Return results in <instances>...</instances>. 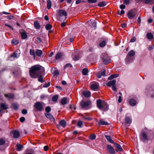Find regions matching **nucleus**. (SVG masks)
Returning a JSON list of instances; mask_svg holds the SVG:
<instances>
[{
	"mask_svg": "<svg viewBox=\"0 0 154 154\" xmlns=\"http://www.w3.org/2000/svg\"><path fill=\"white\" fill-rule=\"evenodd\" d=\"M101 109L103 111H105L109 109V106L107 103L105 101H103V103Z\"/></svg>",
	"mask_w": 154,
	"mask_h": 154,
	"instance_id": "obj_8",
	"label": "nucleus"
},
{
	"mask_svg": "<svg viewBox=\"0 0 154 154\" xmlns=\"http://www.w3.org/2000/svg\"><path fill=\"white\" fill-rule=\"evenodd\" d=\"M66 121L64 119L61 120L60 122V125L63 128L66 127Z\"/></svg>",
	"mask_w": 154,
	"mask_h": 154,
	"instance_id": "obj_25",
	"label": "nucleus"
},
{
	"mask_svg": "<svg viewBox=\"0 0 154 154\" xmlns=\"http://www.w3.org/2000/svg\"><path fill=\"white\" fill-rule=\"evenodd\" d=\"M105 137L107 140L110 143L114 144L115 143L112 139L111 137L110 136L106 135H105Z\"/></svg>",
	"mask_w": 154,
	"mask_h": 154,
	"instance_id": "obj_18",
	"label": "nucleus"
},
{
	"mask_svg": "<svg viewBox=\"0 0 154 154\" xmlns=\"http://www.w3.org/2000/svg\"><path fill=\"white\" fill-rule=\"evenodd\" d=\"M29 52L30 54L31 55L33 56L34 59H35V51L34 50L32 49H30Z\"/></svg>",
	"mask_w": 154,
	"mask_h": 154,
	"instance_id": "obj_38",
	"label": "nucleus"
},
{
	"mask_svg": "<svg viewBox=\"0 0 154 154\" xmlns=\"http://www.w3.org/2000/svg\"><path fill=\"white\" fill-rule=\"evenodd\" d=\"M106 3L105 2H102L98 3V5L100 7H103L106 5Z\"/></svg>",
	"mask_w": 154,
	"mask_h": 154,
	"instance_id": "obj_34",
	"label": "nucleus"
},
{
	"mask_svg": "<svg viewBox=\"0 0 154 154\" xmlns=\"http://www.w3.org/2000/svg\"><path fill=\"white\" fill-rule=\"evenodd\" d=\"M34 25L35 29H39L40 28L41 26L39 24L38 21L37 20L35 21L34 22Z\"/></svg>",
	"mask_w": 154,
	"mask_h": 154,
	"instance_id": "obj_16",
	"label": "nucleus"
},
{
	"mask_svg": "<svg viewBox=\"0 0 154 154\" xmlns=\"http://www.w3.org/2000/svg\"><path fill=\"white\" fill-rule=\"evenodd\" d=\"M147 38L150 39H152L153 38V36L151 33H148L146 34Z\"/></svg>",
	"mask_w": 154,
	"mask_h": 154,
	"instance_id": "obj_32",
	"label": "nucleus"
},
{
	"mask_svg": "<svg viewBox=\"0 0 154 154\" xmlns=\"http://www.w3.org/2000/svg\"><path fill=\"white\" fill-rule=\"evenodd\" d=\"M51 111V108L50 106H48L46 107L45 111L48 112H49Z\"/></svg>",
	"mask_w": 154,
	"mask_h": 154,
	"instance_id": "obj_47",
	"label": "nucleus"
},
{
	"mask_svg": "<svg viewBox=\"0 0 154 154\" xmlns=\"http://www.w3.org/2000/svg\"><path fill=\"white\" fill-rule=\"evenodd\" d=\"M38 78V81L41 83H43L44 82V81L43 80V77H42L41 75H39V76Z\"/></svg>",
	"mask_w": 154,
	"mask_h": 154,
	"instance_id": "obj_40",
	"label": "nucleus"
},
{
	"mask_svg": "<svg viewBox=\"0 0 154 154\" xmlns=\"http://www.w3.org/2000/svg\"><path fill=\"white\" fill-rule=\"evenodd\" d=\"M62 53H58L57 54V55L55 57V58L56 60L59 59L61 56Z\"/></svg>",
	"mask_w": 154,
	"mask_h": 154,
	"instance_id": "obj_39",
	"label": "nucleus"
},
{
	"mask_svg": "<svg viewBox=\"0 0 154 154\" xmlns=\"http://www.w3.org/2000/svg\"><path fill=\"white\" fill-rule=\"evenodd\" d=\"M83 95L86 97H89L91 96V92L89 91H85L83 92Z\"/></svg>",
	"mask_w": 154,
	"mask_h": 154,
	"instance_id": "obj_24",
	"label": "nucleus"
},
{
	"mask_svg": "<svg viewBox=\"0 0 154 154\" xmlns=\"http://www.w3.org/2000/svg\"><path fill=\"white\" fill-rule=\"evenodd\" d=\"M114 144L116 147V150L117 152H121L123 150V149L120 144L116 143H115Z\"/></svg>",
	"mask_w": 154,
	"mask_h": 154,
	"instance_id": "obj_13",
	"label": "nucleus"
},
{
	"mask_svg": "<svg viewBox=\"0 0 154 154\" xmlns=\"http://www.w3.org/2000/svg\"><path fill=\"white\" fill-rule=\"evenodd\" d=\"M72 67V65L69 63H68L66 64L65 66H64V69H65L66 68H68L69 67Z\"/></svg>",
	"mask_w": 154,
	"mask_h": 154,
	"instance_id": "obj_46",
	"label": "nucleus"
},
{
	"mask_svg": "<svg viewBox=\"0 0 154 154\" xmlns=\"http://www.w3.org/2000/svg\"><path fill=\"white\" fill-rule=\"evenodd\" d=\"M112 89L113 90L115 91H117V89L116 88L115 84L112 86Z\"/></svg>",
	"mask_w": 154,
	"mask_h": 154,
	"instance_id": "obj_59",
	"label": "nucleus"
},
{
	"mask_svg": "<svg viewBox=\"0 0 154 154\" xmlns=\"http://www.w3.org/2000/svg\"><path fill=\"white\" fill-rule=\"evenodd\" d=\"M25 118L23 117H21L20 119V121L22 122H24L25 121Z\"/></svg>",
	"mask_w": 154,
	"mask_h": 154,
	"instance_id": "obj_57",
	"label": "nucleus"
},
{
	"mask_svg": "<svg viewBox=\"0 0 154 154\" xmlns=\"http://www.w3.org/2000/svg\"><path fill=\"white\" fill-rule=\"evenodd\" d=\"M52 28V26L50 24H47L45 26V28L47 30L51 29Z\"/></svg>",
	"mask_w": 154,
	"mask_h": 154,
	"instance_id": "obj_41",
	"label": "nucleus"
},
{
	"mask_svg": "<svg viewBox=\"0 0 154 154\" xmlns=\"http://www.w3.org/2000/svg\"><path fill=\"white\" fill-rule=\"evenodd\" d=\"M96 23L95 20H93L90 23V25L91 27L94 28V29H96L97 27Z\"/></svg>",
	"mask_w": 154,
	"mask_h": 154,
	"instance_id": "obj_19",
	"label": "nucleus"
},
{
	"mask_svg": "<svg viewBox=\"0 0 154 154\" xmlns=\"http://www.w3.org/2000/svg\"><path fill=\"white\" fill-rule=\"evenodd\" d=\"M36 54L37 56H41L42 54V51L40 50L37 49L36 52Z\"/></svg>",
	"mask_w": 154,
	"mask_h": 154,
	"instance_id": "obj_30",
	"label": "nucleus"
},
{
	"mask_svg": "<svg viewBox=\"0 0 154 154\" xmlns=\"http://www.w3.org/2000/svg\"><path fill=\"white\" fill-rule=\"evenodd\" d=\"M91 87V89L94 90L98 88L99 86L97 84L95 83L92 85Z\"/></svg>",
	"mask_w": 154,
	"mask_h": 154,
	"instance_id": "obj_20",
	"label": "nucleus"
},
{
	"mask_svg": "<svg viewBox=\"0 0 154 154\" xmlns=\"http://www.w3.org/2000/svg\"><path fill=\"white\" fill-rule=\"evenodd\" d=\"M107 152L111 154H114L116 153L114 148L109 145L107 146Z\"/></svg>",
	"mask_w": 154,
	"mask_h": 154,
	"instance_id": "obj_5",
	"label": "nucleus"
},
{
	"mask_svg": "<svg viewBox=\"0 0 154 154\" xmlns=\"http://www.w3.org/2000/svg\"><path fill=\"white\" fill-rule=\"evenodd\" d=\"M136 14V10L133 9L128 11L127 14V16L129 19H132L134 18Z\"/></svg>",
	"mask_w": 154,
	"mask_h": 154,
	"instance_id": "obj_3",
	"label": "nucleus"
},
{
	"mask_svg": "<svg viewBox=\"0 0 154 154\" xmlns=\"http://www.w3.org/2000/svg\"><path fill=\"white\" fill-rule=\"evenodd\" d=\"M21 35L22 38L23 39H26L27 37V34L25 32H23L21 33Z\"/></svg>",
	"mask_w": 154,
	"mask_h": 154,
	"instance_id": "obj_33",
	"label": "nucleus"
},
{
	"mask_svg": "<svg viewBox=\"0 0 154 154\" xmlns=\"http://www.w3.org/2000/svg\"><path fill=\"white\" fill-rule=\"evenodd\" d=\"M12 106L13 109L15 110H16L17 109H18V106H17V105L16 104H12Z\"/></svg>",
	"mask_w": 154,
	"mask_h": 154,
	"instance_id": "obj_44",
	"label": "nucleus"
},
{
	"mask_svg": "<svg viewBox=\"0 0 154 154\" xmlns=\"http://www.w3.org/2000/svg\"><path fill=\"white\" fill-rule=\"evenodd\" d=\"M135 54V51L132 50L130 51L128 54L127 56V58L129 59V57H131L134 56Z\"/></svg>",
	"mask_w": 154,
	"mask_h": 154,
	"instance_id": "obj_14",
	"label": "nucleus"
},
{
	"mask_svg": "<svg viewBox=\"0 0 154 154\" xmlns=\"http://www.w3.org/2000/svg\"><path fill=\"white\" fill-rule=\"evenodd\" d=\"M122 101V97L121 96H119L118 100V102L119 103H121Z\"/></svg>",
	"mask_w": 154,
	"mask_h": 154,
	"instance_id": "obj_62",
	"label": "nucleus"
},
{
	"mask_svg": "<svg viewBox=\"0 0 154 154\" xmlns=\"http://www.w3.org/2000/svg\"><path fill=\"white\" fill-rule=\"evenodd\" d=\"M45 115L46 117L51 120V121H54V119L53 116L50 113H45Z\"/></svg>",
	"mask_w": 154,
	"mask_h": 154,
	"instance_id": "obj_12",
	"label": "nucleus"
},
{
	"mask_svg": "<svg viewBox=\"0 0 154 154\" xmlns=\"http://www.w3.org/2000/svg\"><path fill=\"white\" fill-rule=\"evenodd\" d=\"M129 0H124L123 1V3L126 5H128L129 3Z\"/></svg>",
	"mask_w": 154,
	"mask_h": 154,
	"instance_id": "obj_56",
	"label": "nucleus"
},
{
	"mask_svg": "<svg viewBox=\"0 0 154 154\" xmlns=\"http://www.w3.org/2000/svg\"><path fill=\"white\" fill-rule=\"evenodd\" d=\"M47 8L48 9H49L51 6V2L50 0L47 1Z\"/></svg>",
	"mask_w": 154,
	"mask_h": 154,
	"instance_id": "obj_31",
	"label": "nucleus"
},
{
	"mask_svg": "<svg viewBox=\"0 0 154 154\" xmlns=\"http://www.w3.org/2000/svg\"><path fill=\"white\" fill-rule=\"evenodd\" d=\"M0 107L2 110H6L8 108V106H7L5 103H1Z\"/></svg>",
	"mask_w": 154,
	"mask_h": 154,
	"instance_id": "obj_23",
	"label": "nucleus"
},
{
	"mask_svg": "<svg viewBox=\"0 0 154 154\" xmlns=\"http://www.w3.org/2000/svg\"><path fill=\"white\" fill-rule=\"evenodd\" d=\"M61 103L63 105H64L66 104L67 103L66 98L64 97L61 100Z\"/></svg>",
	"mask_w": 154,
	"mask_h": 154,
	"instance_id": "obj_35",
	"label": "nucleus"
},
{
	"mask_svg": "<svg viewBox=\"0 0 154 154\" xmlns=\"http://www.w3.org/2000/svg\"><path fill=\"white\" fill-rule=\"evenodd\" d=\"M143 2L146 4H154V0H144Z\"/></svg>",
	"mask_w": 154,
	"mask_h": 154,
	"instance_id": "obj_28",
	"label": "nucleus"
},
{
	"mask_svg": "<svg viewBox=\"0 0 154 154\" xmlns=\"http://www.w3.org/2000/svg\"><path fill=\"white\" fill-rule=\"evenodd\" d=\"M34 106L36 110L37 111H41L43 109V105L40 102H37L35 103Z\"/></svg>",
	"mask_w": 154,
	"mask_h": 154,
	"instance_id": "obj_4",
	"label": "nucleus"
},
{
	"mask_svg": "<svg viewBox=\"0 0 154 154\" xmlns=\"http://www.w3.org/2000/svg\"><path fill=\"white\" fill-rule=\"evenodd\" d=\"M11 134H13V137L15 138H17L20 136V134L19 131L16 130L11 132Z\"/></svg>",
	"mask_w": 154,
	"mask_h": 154,
	"instance_id": "obj_10",
	"label": "nucleus"
},
{
	"mask_svg": "<svg viewBox=\"0 0 154 154\" xmlns=\"http://www.w3.org/2000/svg\"><path fill=\"white\" fill-rule=\"evenodd\" d=\"M5 96L6 98L10 99H12L14 97V95L13 94L9 93L8 94H5Z\"/></svg>",
	"mask_w": 154,
	"mask_h": 154,
	"instance_id": "obj_21",
	"label": "nucleus"
},
{
	"mask_svg": "<svg viewBox=\"0 0 154 154\" xmlns=\"http://www.w3.org/2000/svg\"><path fill=\"white\" fill-rule=\"evenodd\" d=\"M116 83V80L115 79H113L112 81H109L106 85L108 87H111L112 86L115 84Z\"/></svg>",
	"mask_w": 154,
	"mask_h": 154,
	"instance_id": "obj_15",
	"label": "nucleus"
},
{
	"mask_svg": "<svg viewBox=\"0 0 154 154\" xmlns=\"http://www.w3.org/2000/svg\"><path fill=\"white\" fill-rule=\"evenodd\" d=\"M50 85L51 82H49L47 84H45L43 85V87L45 88H47Z\"/></svg>",
	"mask_w": 154,
	"mask_h": 154,
	"instance_id": "obj_50",
	"label": "nucleus"
},
{
	"mask_svg": "<svg viewBox=\"0 0 154 154\" xmlns=\"http://www.w3.org/2000/svg\"><path fill=\"white\" fill-rule=\"evenodd\" d=\"M106 45V42L104 41H103L101 43H100L99 45L100 47H103L105 46Z\"/></svg>",
	"mask_w": 154,
	"mask_h": 154,
	"instance_id": "obj_43",
	"label": "nucleus"
},
{
	"mask_svg": "<svg viewBox=\"0 0 154 154\" xmlns=\"http://www.w3.org/2000/svg\"><path fill=\"white\" fill-rule=\"evenodd\" d=\"M58 13L59 15L61 16H67V13L66 11L63 10H60L59 11Z\"/></svg>",
	"mask_w": 154,
	"mask_h": 154,
	"instance_id": "obj_17",
	"label": "nucleus"
},
{
	"mask_svg": "<svg viewBox=\"0 0 154 154\" xmlns=\"http://www.w3.org/2000/svg\"><path fill=\"white\" fill-rule=\"evenodd\" d=\"M42 66L39 65H36L32 66L30 68L29 73L31 77L36 78L38 77L42 73Z\"/></svg>",
	"mask_w": 154,
	"mask_h": 154,
	"instance_id": "obj_1",
	"label": "nucleus"
},
{
	"mask_svg": "<svg viewBox=\"0 0 154 154\" xmlns=\"http://www.w3.org/2000/svg\"><path fill=\"white\" fill-rule=\"evenodd\" d=\"M54 75L57 76L59 75V72L58 70H55L54 72Z\"/></svg>",
	"mask_w": 154,
	"mask_h": 154,
	"instance_id": "obj_54",
	"label": "nucleus"
},
{
	"mask_svg": "<svg viewBox=\"0 0 154 154\" xmlns=\"http://www.w3.org/2000/svg\"><path fill=\"white\" fill-rule=\"evenodd\" d=\"M82 118L83 119L85 120H90L92 119L90 117H85L84 116H83Z\"/></svg>",
	"mask_w": 154,
	"mask_h": 154,
	"instance_id": "obj_52",
	"label": "nucleus"
},
{
	"mask_svg": "<svg viewBox=\"0 0 154 154\" xmlns=\"http://www.w3.org/2000/svg\"><path fill=\"white\" fill-rule=\"evenodd\" d=\"M58 98V95H55L52 97V100L53 102H56L57 101Z\"/></svg>",
	"mask_w": 154,
	"mask_h": 154,
	"instance_id": "obj_37",
	"label": "nucleus"
},
{
	"mask_svg": "<svg viewBox=\"0 0 154 154\" xmlns=\"http://www.w3.org/2000/svg\"><path fill=\"white\" fill-rule=\"evenodd\" d=\"M83 125V123L81 121H79L77 123V126L79 128H81Z\"/></svg>",
	"mask_w": 154,
	"mask_h": 154,
	"instance_id": "obj_45",
	"label": "nucleus"
},
{
	"mask_svg": "<svg viewBox=\"0 0 154 154\" xmlns=\"http://www.w3.org/2000/svg\"><path fill=\"white\" fill-rule=\"evenodd\" d=\"M91 103V102L90 101H88L85 102H82L81 104V105L82 108L84 109L85 107L89 106Z\"/></svg>",
	"mask_w": 154,
	"mask_h": 154,
	"instance_id": "obj_9",
	"label": "nucleus"
},
{
	"mask_svg": "<svg viewBox=\"0 0 154 154\" xmlns=\"http://www.w3.org/2000/svg\"><path fill=\"white\" fill-rule=\"evenodd\" d=\"M5 142V140L3 139H0V145H3Z\"/></svg>",
	"mask_w": 154,
	"mask_h": 154,
	"instance_id": "obj_49",
	"label": "nucleus"
},
{
	"mask_svg": "<svg viewBox=\"0 0 154 154\" xmlns=\"http://www.w3.org/2000/svg\"><path fill=\"white\" fill-rule=\"evenodd\" d=\"M112 75L113 78H116V77H117L119 76V74H112Z\"/></svg>",
	"mask_w": 154,
	"mask_h": 154,
	"instance_id": "obj_60",
	"label": "nucleus"
},
{
	"mask_svg": "<svg viewBox=\"0 0 154 154\" xmlns=\"http://www.w3.org/2000/svg\"><path fill=\"white\" fill-rule=\"evenodd\" d=\"M98 124L99 125H108L109 124L106 122L100 120L99 122H98Z\"/></svg>",
	"mask_w": 154,
	"mask_h": 154,
	"instance_id": "obj_27",
	"label": "nucleus"
},
{
	"mask_svg": "<svg viewBox=\"0 0 154 154\" xmlns=\"http://www.w3.org/2000/svg\"><path fill=\"white\" fill-rule=\"evenodd\" d=\"M88 72V70L87 68H84L83 69L82 72L84 75H86Z\"/></svg>",
	"mask_w": 154,
	"mask_h": 154,
	"instance_id": "obj_36",
	"label": "nucleus"
},
{
	"mask_svg": "<svg viewBox=\"0 0 154 154\" xmlns=\"http://www.w3.org/2000/svg\"><path fill=\"white\" fill-rule=\"evenodd\" d=\"M129 103L132 106H134L136 104V101L134 99H131L130 100Z\"/></svg>",
	"mask_w": 154,
	"mask_h": 154,
	"instance_id": "obj_22",
	"label": "nucleus"
},
{
	"mask_svg": "<svg viewBox=\"0 0 154 154\" xmlns=\"http://www.w3.org/2000/svg\"><path fill=\"white\" fill-rule=\"evenodd\" d=\"M142 136L143 139L145 140H147V136L146 133L144 132H143L142 134Z\"/></svg>",
	"mask_w": 154,
	"mask_h": 154,
	"instance_id": "obj_48",
	"label": "nucleus"
},
{
	"mask_svg": "<svg viewBox=\"0 0 154 154\" xmlns=\"http://www.w3.org/2000/svg\"><path fill=\"white\" fill-rule=\"evenodd\" d=\"M96 137V136L94 134H92L89 137V139L91 140H94Z\"/></svg>",
	"mask_w": 154,
	"mask_h": 154,
	"instance_id": "obj_42",
	"label": "nucleus"
},
{
	"mask_svg": "<svg viewBox=\"0 0 154 154\" xmlns=\"http://www.w3.org/2000/svg\"><path fill=\"white\" fill-rule=\"evenodd\" d=\"M125 121L126 123L127 124H130L131 122V119L128 116H125Z\"/></svg>",
	"mask_w": 154,
	"mask_h": 154,
	"instance_id": "obj_26",
	"label": "nucleus"
},
{
	"mask_svg": "<svg viewBox=\"0 0 154 154\" xmlns=\"http://www.w3.org/2000/svg\"><path fill=\"white\" fill-rule=\"evenodd\" d=\"M11 57H16L17 58V54L16 53H13L12 55H11Z\"/></svg>",
	"mask_w": 154,
	"mask_h": 154,
	"instance_id": "obj_58",
	"label": "nucleus"
},
{
	"mask_svg": "<svg viewBox=\"0 0 154 154\" xmlns=\"http://www.w3.org/2000/svg\"><path fill=\"white\" fill-rule=\"evenodd\" d=\"M17 149L16 150L17 151H20L22 150V149L23 147V146L22 144H18L16 145Z\"/></svg>",
	"mask_w": 154,
	"mask_h": 154,
	"instance_id": "obj_29",
	"label": "nucleus"
},
{
	"mask_svg": "<svg viewBox=\"0 0 154 154\" xmlns=\"http://www.w3.org/2000/svg\"><path fill=\"white\" fill-rule=\"evenodd\" d=\"M48 149V146H45L44 147V149L45 151H47Z\"/></svg>",
	"mask_w": 154,
	"mask_h": 154,
	"instance_id": "obj_64",
	"label": "nucleus"
},
{
	"mask_svg": "<svg viewBox=\"0 0 154 154\" xmlns=\"http://www.w3.org/2000/svg\"><path fill=\"white\" fill-rule=\"evenodd\" d=\"M73 60H78L80 58V56L78 54V51H75L74 54H73L72 56Z\"/></svg>",
	"mask_w": 154,
	"mask_h": 154,
	"instance_id": "obj_6",
	"label": "nucleus"
},
{
	"mask_svg": "<svg viewBox=\"0 0 154 154\" xmlns=\"http://www.w3.org/2000/svg\"><path fill=\"white\" fill-rule=\"evenodd\" d=\"M103 101L102 100L99 99L97 101V105L98 108L100 109H101L103 103Z\"/></svg>",
	"mask_w": 154,
	"mask_h": 154,
	"instance_id": "obj_11",
	"label": "nucleus"
},
{
	"mask_svg": "<svg viewBox=\"0 0 154 154\" xmlns=\"http://www.w3.org/2000/svg\"><path fill=\"white\" fill-rule=\"evenodd\" d=\"M136 41V38L135 37H133L132 38L130 41V42H135Z\"/></svg>",
	"mask_w": 154,
	"mask_h": 154,
	"instance_id": "obj_63",
	"label": "nucleus"
},
{
	"mask_svg": "<svg viewBox=\"0 0 154 154\" xmlns=\"http://www.w3.org/2000/svg\"><path fill=\"white\" fill-rule=\"evenodd\" d=\"M125 5H121L120 6V8L122 9H123L125 8Z\"/></svg>",
	"mask_w": 154,
	"mask_h": 154,
	"instance_id": "obj_61",
	"label": "nucleus"
},
{
	"mask_svg": "<svg viewBox=\"0 0 154 154\" xmlns=\"http://www.w3.org/2000/svg\"><path fill=\"white\" fill-rule=\"evenodd\" d=\"M125 11L124 10H122L120 12H119V11L118 13H117V14H119L120 15H122V14H124L125 13Z\"/></svg>",
	"mask_w": 154,
	"mask_h": 154,
	"instance_id": "obj_51",
	"label": "nucleus"
},
{
	"mask_svg": "<svg viewBox=\"0 0 154 154\" xmlns=\"http://www.w3.org/2000/svg\"><path fill=\"white\" fill-rule=\"evenodd\" d=\"M103 63L105 64H107L110 62V58L108 55L106 54H102L101 57Z\"/></svg>",
	"mask_w": 154,
	"mask_h": 154,
	"instance_id": "obj_2",
	"label": "nucleus"
},
{
	"mask_svg": "<svg viewBox=\"0 0 154 154\" xmlns=\"http://www.w3.org/2000/svg\"><path fill=\"white\" fill-rule=\"evenodd\" d=\"M106 75V70L104 69H102L99 73L97 74V77L100 78L102 76H105Z\"/></svg>",
	"mask_w": 154,
	"mask_h": 154,
	"instance_id": "obj_7",
	"label": "nucleus"
},
{
	"mask_svg": "<svg viewBox=\"0 0 154 154\" xmlns=\"http://www.w3.org/2000/svg\"><path fill=\"white\" fill-rule=\"evenodd\" d=\"M19 43V42L18 41H17L15 39H13L12 41V43L13 44L16 45Z\"/></svg>",
	"mask_w": 154,
	"mask_h": 154,
	"instance_id": "obj_53",
	"label": "nucleus"
},
{
	"mask_svg": "<svg viewBox=\"0 0 154 154\" xmlns=\"http://www.w3.org/2000/svg\"><path fill=\"white\" fill-rule=\"evenodd\" d=\"M22 113L23 114H26L27 113V111L26 109H23L22 110Z\"/></svg>",
	"mask_w": 154,
	"mask_h": 154,
	"instance_id": "obj_55",
	"label": "nucleus"
}]
</instances>
